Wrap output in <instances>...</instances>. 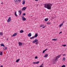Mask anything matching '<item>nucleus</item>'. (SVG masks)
I'll return each instance as SVG.
<instances>
[{"label":"nucleus","mask_w":67,"mask_h":67,"mask_svg":"<svg viewBox=\"0 0 67 67\" xmlns=\"http://www.w3.org/2000/svg\"><path fill=\"white\" fill-rule=\"evenodd\" d=\"M47 50V49H46L44 50V52H46V51Z\"/></svg>","instance_id":"obj_38"},{"label":"nucleus","mask_w":67,"mask_h":67,"mask_svg":"<svg viewBox=\"0 0 67 67\" xmlns=\"http://www.w3.org/2000/svg\"><path fill=\"white\" fill-rule=\"evenodd\" d=\"M3 35V33L1 32H0V35Z\"/></svg>","instance_id":"obj_27"},{"label":"nucleus","mask_w":67,"mask_h":67,"mask_svg":"<svg viewBox=\"0 0 67 67\" xmlns=\"http://www.w3.org/2000/svg\"><path fill=\"white\" fill-rule=\"evenodd\" d=\"M46 27V26H43V27H42V29H44V28H45Z\"/></svg>","instance_id":"obj_35"},{"label":"nucleus","mask_w":67,"mask_h":67,"mask_svg":"<svg viewBox=\"0 0 67 67\" xmlns=\"http://www.w3.org/2000/svg\"><path fill=\"white\" fill-rule=\"evenodd\" d=\"M14 14L15 15V16H18V15H17V14H16V12H15Z\"/></svg>","instance_id":"obj_14"},{"label":"nucleus","mask_w":67,"mask_h":67,"mask_svg":"<svg viewBox=\"0 0 67 67\" xmlns=\"http://www.w3.org/2000/svg\"><path fill=\"white\" fill-rule=\"evenodd\" d=\"M36 64H38V63H40V61H38L36 62Z\"/></svg>","instance_id":"obj_26"},{"label":"nucleus","mask_w":67,"mask_h":67,"mask_svg":"<svg viewBox=\"0 0 67 67\" xmlns=\"http://www.w3.org/2000/svg\"><path fill=\"white\" fill-rule=\"evenodd\" d=\"M47 24L48 25H50V24H51V22H49L47 23Z\"/></svg>","instance_id":"obj_16"},{"label":"nucleus","mask_w":67,"mask_h":67,"mask_svg":"<svg viewBox=\"0 0 67 67\" xmlns=\"http://www.w3.org/2000/svg\"><path fill=\"white\" fill-rule=\"evenodd\" d=\"M24 32V31L23 30H21L20 31V33H22L23 32Z\"/></svg>","instance_id":"obj_17"},{"label":"nucleus","mask_w":67,"mask_h":67,"mask_svg":"<svg viewBox=\"0 0 67 67\" xmlns=\"http://www.w3.org/2000/svg\"><path fill=\"white\" fill-rule=\"evenodd\" d=\"M1 46H3V47H4V46H5L3 44H1Z\"/></svg>","instance_id":"obj_18"},{"label":"nucleus","mask_w":67,"mask_h":67,"mask_svg":"<svg viewBox=\"0 0 67 67\" xmlns=\"http://www.w3.org/2000/svg\"><path fill=\"white\" fill-rule=\"evenodd\" d=\"M61 56V55H59L57 56V57H56L57 59H58L59 58H60V57Z\"/></svg>","instance_id":"obj_10"},{"label":"nucleus","mask_w":67,"mask_h":67,"mask_svg":"<svg viewBox=\"0 0 67 67\" xmlns=\"http://www.w3.org/2000/svg\"><path fill=\"white\" fill-rule=\"evenodd\" d=\"M16 35H17V33H15L13 35V36H16Z\"/></svg>","instance_id":"obj_12"},{"label":"nucleus","mask_w":67,"mask_h":67,"mask_svg":"<svg viewBox=\"0 0 67 67\" xmlns=\"http://www.w3.org/2000/svg\"><path fill=\"white\" fill-rule=\"evenodd\" d=\"M28 37H31L32 36V34L31 33H30L27 35Z\"/></svg>","instance_id":"obj_6"},{"label":"nucleus","mask_w":67,"mask_h":67,"mask_svg":"<svg viewBox=\"0 0 67 67\" xmlns=\"http://www.w3.org/2000/svg\"><path fill=\"white\" fill-rule=\"evenodd\" d=\"M33 64H36V62H33Z\"/></svg>","instance_id":"obj_36"},{"label":"nucleus","mask_w":67,"mask_h":67,"mask_svg":"<svg viewBox=\"0 0 67 67\" xmlns=\"http://www.w3.org/2000/svg\"><path fill=\"white\" fill-rule=\"evenodd\" d=\"M38 0H35V1H38Z\"/></svg>","instance_id":"obj_42"},{"label":"nucleus","mask_w":67,"mask_h":67,"mask_svg":"<svg viewBox=\"0 0 67 67\" xmlns=\"http://www.w3.org/2000/svg\"><path fill=\"white\" fill-rule=\"evenodd\" d=\"M11 21V17H10L9 18L8 20H7V22H10V21Z\"/></svg>","instance_id":"obj_4"},{"label":"nucleus","mask_w":67,"mask_h":67,"mask_svg":"<svg viewBox=\"0 0 67 67\" xmlns=\"http://www.w3.org/2000/svg\"><path fill=\"white\" fill-rule=\"evenodd\" d=\"M52 40H53L54 41H56V40H57V39H52Z\"/></svg>","instance_id":"obj_30"},{"label":"nucleus","mask_w":67,"mask_h":67,"mask_svg":"<svg viewBox=\"0 0 67 67\" xmlns=\"http://www.w3.org/2000/svg\"><path fill=\"white\" fill-rule=\"evenodd\" d=\"M25 3V0H23V4L24 5Z\"/></svg>","instance_id":"obj_15"},{"label":"nucleus","mask_w":67,"mask_h":67,"mask_svg":"<svg viewBox=\"0 0 67 67\" xmlns=\"http://www.w3.org/2000/svg\"><path fill=\"white\" fill-rule=\"evenodd\" d=\"M62 55L63 56H65V55H66V54H65L64 55Z\"/></svg>","instance_id":"obj_41"},{"label":"nucleus","mask_w":67,"mask_h":67,"mask_svg":"<svg viewBox=\"0 0 67 67\" xmlns=\"http://www.w3.org/2000/svg\"><path fill=\"white\" fill-rule=\"evenodd\" d=\"M63 60H66V58H65L64 57L63 58Z\"/></svg>","instance_id":"obj_29"},{"label":"nucleus","mask_w":67,"mask_h":67,"mask_svg":"<svg viewBox=\"0 0 67 67\" xmlns=\"http://www.w3.org/2000/svg\"><path fill=\"white\" fill-rule=\"evenodd\" d=\"M7 40H8V38H7L6 39Z\"/></svg>","instance_id":"obj_46"},{"label":"nucleus","mask_w":67,"mask_h":67,"mask_svg":"<svg viewBox=\"0 0 67 67\" xmlns=\"http://www.w3.org/2000/svg\"><path fill=\"white\" fill-rule=\"evenodd\" d=\"M23 15H25V13H23Z\"/></svg>","instance_id":"obj_33"},{"label":"nucleus","mask_w":67,"mask_h":67,"mask_svg":"<svg viewBox=\"0 0 67 67\" xmlns=\"http://www.w3.org/2000/svg\"><path fill=\"white\" fill-rule=\"evenodd\" d=\"M60 33H62V32L60 31V33H59V34H60Z\"/></svg>","instance_id":"obj_37"},{"label":"nucleus","mask_w":67,"mask_h":67,"mask_svg":"<svg viewBox=\"0 0 67 67\" xmlns=\"http://www.w3.org/2000/svg\"><path fill=\"white\" fill-rule=\"evenodd\" d=\"M22 20H23V21H25L26 18H23V19H22Z\"/></svg>","instance_id":"obj_20"},{"label":"nucleus","mask_w":67,"mask_h":67,"mask_svg":"<svg viewBox=\"0 0 67 67\" xmlns=\"http://www.w3.org/2000/svg\"><path fill=\"white\" fill-rule=\"evenodd\" d=\"M65 65H62L61 67H65Z\"/></svg>","instance_id":"obj_31"},{"label":"nucleus","mask_w":67,"mask_h":67,"mask_svg":"<svg viewBox=\"0 0 67 67\" xmlns=\"http://www.w3.org/2000/svg\"><path fill=\"white\" fill-rule=\"evenodd\" d=\"M38 40L37 39H35L33 41V43H35L36 42H37Z\"/></svg>","instance_id":"obj_5"},{"label":"nucleus","mask_w":67,"mask_h":67,"mask_svg":"<svg viewBox=\"0 0 67 67\" xmlns=\"http://www.w3.org/2000/svg\"><path fill=\"white\" fill-rule=\"evenodd\" d=\"M37 58H38V57H37V56H36L35 57V59H37Z\"/></svg>","instance_id":"obj_32"},{"label":"nucleus","mask_w":67,"mask_h":67,"mask_svg":"<svg viewBox=\"0 0 67 67\" xmlns=\"http://www.w3.org/2000/svg\"><path fill=\"white\" fill-rule=\"evenodd\" d=\"M43 26H44V25H43L42 24L40 25V27H42Z\"/></svg>","instance_id":"obj_22"},{"label":"nucleus","mask_w":67,"mask_h":67,"mask_svg":"<svg viewBox=\"0 0 67 67\" xmlns=\"http://www.w3.org/2000/svg\"><path fill=\"white\" fill-rule=\"evenodd\" d=\"M62 46H64V47H65V46H66V45H62Z\"/></svg>","instance_id":"obj_28"},{"label":"nucleus","mask_w":67,"mask_h":67,"mask_svg":"<svg viewBox=\"0 0 67 67\" xmlns=\"http://www.w3.org/2000/svg\"><path fill=\"white\" fill-rule=\"evenodd\" d=\"M35 38V37H34V36H33L32 37H30V38L31 40L32 39H33V38Z\"/></svg>","instance_id":"obj_21"},{"label":"nucleus","mask_w":67,"mask_h":67,"mask_svg":"<svg viewBox=\"0 0 67 67\" xmlns=\"http://www.w3.org/2000/svg\"><path fill=\"white\" fill-rule=\"evenodd\" d=\"M20 60V59H18L16 60V63H18V62H19Z\"/></svg>","instance_id":"obj_13"},{"label":"nucleus","mask_w":67,"mask_h":67,"mask_svg":"<svg viewBox=\"0 0 67 67\" xmlns=\"http://www.w3.org/2000/svg\"><path fill=\"white\" fill-rule=\"evenodd\" d=\"M63 25V23H62L61 24H60L59 26L60 27H61V26H62Z\"/></svg>","instance_id":"obj_25"},{"label":"nucleus","mask_w":67,"mask_h":67,"mask_svg":"<svg viewBox=\"0 0 67 67\" xmlns=\"http://www.w3.org/2000/svg\"><path fill=\"white\" fill-rule=\"evenodd\" d=\"M57 58L56 57L55 58V59H54L53 62L54 63V64H55L56 63V61H57Z\"/></svg>","instance_id":"obj_3"},{"label":"nucleus","mask_w":67,"mask_h":67,"mask_svg":"<svg viewBox=\"0 0 67 67\" xmlns=\"http://www.w3.org/2000/svg\"><path fill=\"white\" fill-rule=\"evenodd\" d=\"M18 12L20 13L19 15H20L21 14V13H22V11H21V10H19L18 11Z\"/></svg>","instance_id":"obj_8"},{"label":"nucleus","mask_w":67,"mask_h":67,"mask_svg":"<svg viewBox=\"0 0 67 67\" xmlns=\"http://www.w3.org/2000/svg\"><path fill=\"white\" fill-rule=\"evenodd\" d=\"M37 36H38V35H37V34L36 33L35 35L34 36V37H37Z\"/></svg>","instance_id":"obj_11"},{"label":"nucleus","mask_w":67,"mask_h":67,"mask_svg":"<svg viewBox=\"0 0 67 67\" xmlns=\"http://www.w3.org/2000/svg\"><path fill=\"white\" fill-rule=\"evenodd\" d=\"M48 20V19L47 18H46L44 19V21H47Z\"/></svg>","instance_id":"obj_24"},{"label":"nucleus","mask_w":67,"mask_h":67,"mask_svg":"<svg viewBox=\"0 0 67 67\" xmlns=\"http://www.w3.org/2000/svg\"><path fill=\"white\" fill-rule=\"evenodd\" d=\"M22 19H23V18H24V16H22V17H21Z\"/></svg>","instance_id":"obj_34"},{"label":"nucleus","mask_w":67,"mask_h":67,"mask_svg":"<svg viewBox=\"0 0 67 67\" xmlns=\"http://www.w3.org/2000/svg\"><path fill=\"white\" fill-rule=\"evenodd\" d=\"M48 56V54H46L44 56V57H46Z\"/></svg>","instance_id":"obj_23"},{"label":"nucleus","mask_w":67,"mask_h":67,"mask_svg":"<svg viewBox=\"0 0 67 67\" xmlns=\"http://www.w3.org/2000/svg\"><path fill=\"white\" fill-rule=\"evenodd\" d=\"M45 53V51H44V50L43 51V53H42L43 54V53Z\"/></svg>","instance_id":"obj_39"},{"label":"nucleus","mask_w":67,"mask_h":67,"mask_svg":"<svg viewBox=\"0 0 67 67\" xmlns=\"http://www.w3.org/2000/svg\"><path fill=\"white\" fill-rule=\"evenodd\" d=\"M15 3L16 4H17L16 2H20L21 1V0H14Z\"/></svg>","instance_id":"obj_2"},{"label":"nucleus","mask_w":67,"mask_h":67,"mask_svg":"<svg viewBox=\"0 0 67 67\" xmlns=\"http://www.w3.org/2000/svg\"><path fill=\"white\" fill-rule=\"evenodd\" d=\"M64 22H65V21H63V23H63H63H64Z\"/></svg>","instance_id":"obj_44"},{"label":"nucleus","mask_w":67,"mask_h":67,"mask_svg":"<svg viewBox=\"0 0 67 67\" xmlns=\"http://www.w3.org/2000/svg\"><path fill=\"white\" fill-rule=\"evenodd\" d=\"M19 46H22V43L19 42L18 43Z\"/></svg>","instance_id":"obj_9"},{"label":"nucleus","mask_w":67,"mask_h":67,"mask_svg":"<svg viewBox=\"0 0 67 67\" xmlns=\"http://www.w3.org/2000/svg\"><path fill=\"white\" fill-rule=\"evenodd\" d=\"M1 4H3V3H1Z\"/></svg>","instance_id":"obj_45"},{"label":"nucleus","mask_w":67,"mask_h":67,"mask_svg":"<svg viewBox=\"0 0 67 67\" xmlns=\"http://www.w3.org/2000/svg\"><path fill=\"white\" fill-rule=\"evenodd\" d=\"M26 9V8L25 7H24L22 9V10L23 11H24Z\"/></svg>","instance_id":"obj_7"},{"label":"nucleus","mask_w":67,"mask_h":67,"mask_svg":"<svg viewBox=\"0 0 67 67\" xmlns=\"http://www.w3.org/2000/svg\"><path fill=\"white\" fill-rule=\"evenodd\" d=\"M1 67H3V66H2V65H1Z\"/></svg>","instance_id":"obj_43"},{"label":"nucleus","mask_w":67,"mask_h":67,"mask_svg":"<svg viewBox=\"0 0 67 67\" xmlns=\"http://www.w3.org/2000/svg\"><path fill=\"white\" fill-rule=\"evenodd\" d=\"M44 7L45 8H47L48 10H51L53 4L51 3H49V4L46 3L44 4Z\"/></svg>","instance_id":"obj_1"},{"label":"nucleus","mask_w":67,"mask_h":67,"mask_svg":"<svg viewBox=\"0 0 67 67\" xmlns=\"http://www.w3.org/2000/svg\"><path fill=\"white\" fill-rule=\"evenodd\" d=\"M38 44V42H36V43H35V44Z\"/></svg>","instance_id":"obj_40"},{"label":"nucleus","mask_w":67,"mask_h":67,"mask_svg":"<svg viewBox=\"0 0 67 67\" xmlns=\"http://www.w3.org/2000/svg\"><path fill=\"white\" fill-rule=\"evenodd\" d=\"M3 49L4 50L7 49V47H4L3 48Z\"/></svg>","instance_id":"obj_19"}]
</instances>
